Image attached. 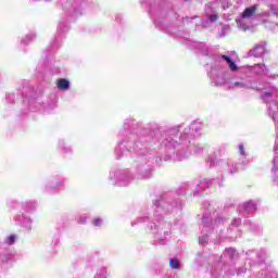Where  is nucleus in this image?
I'll use <instances>...</instances> for the list:
<instances>
[{
  "label": "nucleus",
  "mask_w": 278,
  "mask_h": 278,
  "mask_svg": "<svg viewBox=\"0 0 278 278\" xmlns=\"http://www.w3.org/2000/svg\"><path fill=\"white\" fill-rule=\"evenodd\" d=\"M101 223H102V220H101L100 218H96V219L93 220V225H94L96 227H99V226L101 225Z\"/></svg>",
  "instance_id": "obj_9"
},
{
  "label": "nucleus",
  "mask_w": 278,
  "mask_h": 278,
  "mask_svg": "<svg viewBox=\"0 0 278 278\" xmlns=\"http://www.w3.org/2000/svg\"><path fill=\"white\" fill-rule=\"evenodd\" d=\"M239 152L241 153V155H245V153H244V146L243 144L239 146Z\"/></svg>",
  "instance_id": "obj_10"
},
{
  "label": "nucleus",
  "mask_w": 278,
  "mask_h": 278,
  "mask_svg": "<svg viewBox=\"0 0 278 278\" xmlns=\"http://www.w3.org/2000/svg\"><path fill=\"white\" fill-rule=\"evenodd\" d=\"M222 60L228 64L230 71H238V65H236V61L231 56L223 54Z\"/></svg>",
  "instance_id": "obj_2"
},
{
  "label": "nucleus",
  "mask_w": 278,
  "mask_h": 278,
  "mask_svg": "<svg viewBox=\"0 0 278 278\" xmlns=\"http://www.w3.org/2000/svg\"><path fill=\"white\" fill-rule=\"evenodd\" d=\"M202 223H204V225H207V217H205V215H203L202 217Z\"/></svg>",
  "instance_id": "obj_11"
},
{
  "label": "nucleus",
  "mask_w": 278,
  "mask_h": 278,
  "mask_svg": "<svg viewBox=\"0 0 278 278\" xmlns=\"http://www.w3.org/2000/svg\"><path fill=\"white\" fill-rule=\"evenodd\" d=\"M15 240H16V236L12 235L8 237L7 242L8 244H14Z\"/></svg>",
  "instance_id": "obj_7"
},
{
  "label": "nucleus",
  "mask_w": 278,
  "mask_h": 278,
  "mask_svg": "<svg viewBox=\"0 0 278 278\" xmlns=\"http://www.w3.org/2000/svg\"><path fill=\"white\" fill-rule=\"evenodd\" d=\"M169 266L170 268L175 269V270H179L180 265H179V260L177 258H170L169 260Z\"/></svg>",
  "instance_id": "obj_4"
},
{
  "label": "nucleus",
  "mask_w": 278,
  "mask_h": 278,
  "mask_svg": "<svg viewBox=\"0 0 278 278\" xmlns=\"http://www.w3.org/2000/svg\"><path fill=\"white\" fill-rule=\"evenodd\" d=\"M255 12H257V4L247 8L242 12V18H251V16H253V14H255Z\"/></svg>",
  "instance_id": "obj_1"
},
{
  "label": "nucleus",
  "mask_w": 278,
  "mask_h": 278,
  "mask_svg": "<svg viewBox=\"0 0 278 278\" xmlns=\"http://www.w3.org/2000/svg\"><path fill=\"white\" fill-rule=\"evenodd\" d=\"M185 1H190V0H185Z\"/></svg>",
  "instance_id": "obj_13"
},
{
  "label": "nucleus",
  "mask_w": 278,
  "mask_h": 278,
  "mask_svg": "<svg viewBox=\"0 0 278 278\" xmlns=\"http://www.w3.org/2000/svg\"><path fill=\"white\" fill-rule=\"evenodd\" d=\"M59 90H68L71 88V83L67 79L61 78L58 80Z\"/></svg>",
  "instance_id": "obj_3"
},
{
  "label": "nucleus",
  "mask_w": 278,
  "mask_h": 278,
  "mask_svg": "<svg viewBox=\"0 0 278 278\" xmlns=\"http://www.w3.org/2000/svg\"><path fill=\"white\" fill-rule=\"evenodd\" d=\"M94 278H108V269H99Z\"/></svg>",
  "instance_id": "obj_5"
},
{
  "label": "nucleus",
  "mask_w": 278,
  "mask_h": 278,
  "mask_svg": "<svg viewBox=\"0 0 278 278\" xmlns=\"http://www.w3.org/2000/svg\"><path fill=\"white\" fill-rule=\"evenodd\" d=\"M210 21H216V15H211Z\"/></svg>",
  "instance_id": "obj_12"
},
{
  "label": "nucleus",
  "mask_w": 278,
  "mask_h": 278,
  "mask_svg": "<svg viewBox=\"0 0 278 278\" xmlns=\"http://www.w3.org/2000/svg\"><path fill=\"white\" fill-rule=\"evenodd\" d=\"M127 184H129V180L127 179V177L122 176L119 178V181L117 182V186H127Z\"/></svg>",
  "instance_id": "obj_6"
},
{
  "label": "nucleus",
  "mask_w": 278,
  "mask_h": 278,
  "mask_svg": "<svg viewBox=\"0 0 278 278\" xmlns=\"http://www.w3.org/2000/svg\"><path fill=\"white\" fill-rule=\"evenodd\" d=\"M207 242H210V238L207 236L200 238V244H207Z\"/></svg>",
  "instance_id": "obj_8"
}]
</instances>
